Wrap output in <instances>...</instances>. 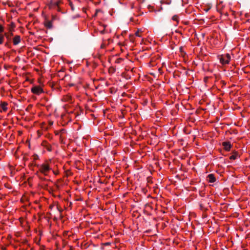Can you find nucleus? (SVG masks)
Wrapping results in <instances>:
<instances>
[{
    "label": "nucleus",
    "mask_w": 250,
    "mask_h": 250,
    "mask_svg": "<svg viewBox=\"0 0 250 250\" xmlns=\"http://www.w3.org/2000/svg\"><path fill=\"white\" fill-rule=\"evenodd\" d=\"M45 26L46 27H47V28L51 29L53 26L52 21H46L45 22Z\"/></svg>",
    "instance_id": "obj_10"
},
{
    "label": "nucleus",
    "mask_w": 250,
    "mask_h": 250,
    "mask_svg": "<svg viewBox=\"0 0 250 250\" xmlns=\"http://www.w3.org/2000/svg\"><path fill=\"white\" fill-rule=\"evenodd\" d=\"M18 133H19V134L20 135H21V133H22L21 131H18Z\"/></svg>",
    "instance_id": "obj_20"
},
{
    "label": "nucleus",
    "mask_w": 250,
    "mask_h": 250,
    "mask_svg": "<svg viewBox=\"0 0 250 250\" xmlns=\"http://www.w3.org/2000/svg\"><path fill=\"white\" fill-rule=\"evenodd\" d=\"M39 169L42 173L46 174L50 170V167L47 165L42 164L40 167Z\"/></svg>",
    "instance_id": "obj_3"
},
{
    "label": "nucleus",
    "mask_w": 250,
    "mask_h": 250,
    "mask_svg": "<svg viewBox=\"0 0 250 250\" xmlns=\"http://www.w3.org/2000/svg\"><path fill=\"white\" fill-rule=\"evenodd\" d=\"M172 20L175 21H177L178 20V16L176 15H174L172 17Z\"/></svg>",
    "instance_id": "obj_16"
},
{
    "label": "nucleus",
    "mask_w": 250,
    "mask_h": 250,
    "mask_svg": "<svg viewBox=\"0 0 250 250\" xmlns=\"http://www.w3.org/2000/svg\"><path fill=\"white\" fill-rule=\"evenodd\" d=\"M4 32V27L0 23V34Z\"/></svg>",
    "instance_id": "obj_15"
},
{
    "label": "nucleus",
    "mask_w": 250,
    "mask_h": 250,
    "mask_svg": "<svg viewBox=\"0 0 250 250\" xmlns=\"http://www.w3.org/2000/svg\"><path fill=\"white\" fill-rule=\"evenodd\" d=\"M141 30L140 29H138L137 31L135 32V36L138 37H141L142 35L141 34Z\"/></svg>",
    "instance_id": "obj_14"
},
{
    "label": "nucleus",
    "mask_w": 250,
    "mask_h": 250,
    "mask_svg": "<svg viewBox=\"0 0 250 250\" xmlns=\"http://www.w3.org/2000/svg\"><path fill=\"white\" fill-rule=\"evenodd\" d=\"M7 104L6 102H2L0 104L1 111H3L5 112L7 109Z\"/></svg>",
    "instance_id": "obj_9"
},
{
    "label": "nucleus",
    "mask_w": 250,
    "mask_h": 250,
    "mask_svg": "<svg viewBox=\"0 0 250 250\" xmlns=\"http://www.w3.org/2000/svg\"><path fill=\"white\" fill-rule=\"evenodd\" d=\"M21 41L20 37L19 36H17V44L19 43Z\"/></svg>",
    "instance_id": "obj_17"
},
{
    "label": "nucleus",
    "mask_w": 250,
    "mask_h": 250,
    "mask_svg": "<svg viewBox=\"0 0 250 250\" xmlns=\"http://www.w3.org/2000/svg\"><path fill=\"white\" fill-rule=\"evenodd\" d=\"M8 168H9V170L10 172L11 176H14L16 173L14 167L9 165Z\"/></svg>",
    "instance_id": "obj_8"
},
{
    "label": "nucleus",
    "mask_w": 250,
    "mask_h": 250,
    "mask_svg": "<svg viewBox=\"0 0 250 250\" xmlns=\"http://www.w3.org/2000/svg\"><path fill=\"white\" fill-rule=\"evenodd\" d=\"M3 198V195L0 193V199H2Z\"/></svg>",
    "instance_id": "obj_19"
},
{
    "label": "nucleus",
    "mask_w": 250,
    "mask_h": 250,
    "mask_svg": "<svg viewBox=\"0 0 250 250\" xmlns=\"http://www.w3.org/2000/svg\"><path fill=\"white\" fill-rule=\"evenodd\" d=\"M14 155H16V152H14Z\"/></svg>",
    "instance_id": "obj_22"
},
{
    "label": "nucleus",
    "mask_w": 250,
    "mask_h": 250,
    "mask_svg": "<svg viewBox=\"0 0 250 250\" xmlns=\"http://www.w3.org/2000/svg\"><path fill=\"white\" fill-rule=\"evenodd\" d=\"M207 179L209 183H214L216 181V178L214 175L213 174H209L207 176Z\"/></svg>",
    "instance_id": "obj_7"
},
{
    "label": "nucleus",
    "mask_w": 250,
    "mask_h": 250,
    "mask_svg": "<svg viewBox=\"0 0 250 250\" xmlns=\"http://www.w3.org/2000/svg\"><path fill=\"white\" fill-rule=\"evenodd\" d=\"M8 22H9L7 25L9 32L11 34L13 35V32L15 27V23L13 21H8Z\"/></svg>",
    "instance_id": "obj_5"
},
{
    "label": "nucleus",
    "mask_w": 250,
    "mask_h": 250,
    "mask_svg": "<svg viewBox=\"0 0 250 250\" xmlns=\"http://www.w3.org/2000/svg\"><path fill=\"white\" fill-rule=\"evenodd\" d=\"M238 156V153L236 152H234V153L230 156L229 159L230 160H235Z\"/></svg>",
    "instance_id": "obj_12"
},
{
    "label": "nucleus",
    "mask_w": 250,
    "mask_h": 250,
    "mask_svg": "<svg viewBox=\"0 0 250 250\" xmlns=\"http://www.w3.org/2000/svg\"><path fill=\"white\" fill-rule=\"evenodd\" d=\"M19 222L20 223V225L22 227L24 228L25 227V225H26V222L24 221V220L22 218H20L19 219Z\"/></svg>",
    "instance_id": "obj_11"
},
{
    "label": "nucleus",
    "mask_w": 250,
    "mask_h": 250,
    "mask_svg": "<svg viewBox=\"0 0 250 250\" xmlns=\"http://www.w3.org/2000/svg\"><path fill=\"white\" fill-rule=\"evenodd\" d=\"M62 1L61 0H58L56 1H54L53 0H51L49 3V8L56 9L58 12H61V10L60 5Z\"/></svg>",
    "instance_id": "obj_1"
},
{
    "label": "nucleus",
    "mask_w": 250,
    "mask_h": 250,
    "mask_svg": "<svg viewBox=\"0 0 250 250\" xmlns=\"http://www.w3.org/2000/svg\"><path fill=\"white\" fill-rule=\"evenodd\" d=\"M223 146H224V149L227 151H229L232 146L231 144L229 142H223Z\"/></svg>",
    "instance_id": "obj_6"
},
{
    "label": "nucleus",
    "mask_w": 250,
    "mask_h": 250,
    "mask_svg": "<svg viewBox=\"0 0 250 250\" xmlns=\"http://www.w3.org/2000/svg\"><path fill=\"white\" fill-rule=\"evenodd\" d=\"M4 40V37L2 33L0 34V44H1L3 43Z\"/></svg>",
    "instance_id": "obj_13"
},
{
    "label": "nucleus",
    "mask_w": 250,
    "mask_h": 250,
    "mask_svg": "<svg viewBox=\"0 0 250 250\" xmlns=\"http://www.w3.org/2000/svg\"><path fill=\"white\" fill-rule=\"evenodd\" d=\"M230 56L229 54L222 55L220 58V62L223 65L229 64L230 61Z\"/></svg>",
    "instance_id": "obj_2"
},
{
    "label": "nucleus",
    "mask_w": 250,
    "mask_h": 250,
    "mask_svg": "<svg viewBox=\"0 0 250 250\" xmlns=\"http://www.w3.org/2000/svg\"><path fill=\"white\" fill-rule=\"evenodd\" d=\"M12 42L13 44L16 45V37L13 38Z\"/></svg>",
    "instance_id": "obj_18"
},
{
    "label": "nucleus",
    "mask_w": 250,
    "mask_h": 250,
    "mask_svg": "<svg viewBox=\"0 0 250 250\" xmlns=\"http://www.w3.org/2000/svg\"><path fill=\"white\" fill-rule=\"evenodd\" d=\"M31 91L34 94L40 95L43 92V89L40 86H35L32 88Z\"/></svg>",
    "instance_id": "obj_4"
},
{
    "label": "nucleus",
    "mask_w": 250,
    "mask_h": 250,
    "mask_svg": "<svg viewBox=\"0 0 250 250\" xmlns=\"http://www.w3.org/2000/svg\"><path fill=\"white\" fill-rule=\"evenodd\" d=\"M55 17L54 16H52V20H55Z\"/></svg>",
    "instance_id": "obj_21"
}]
</instances>
